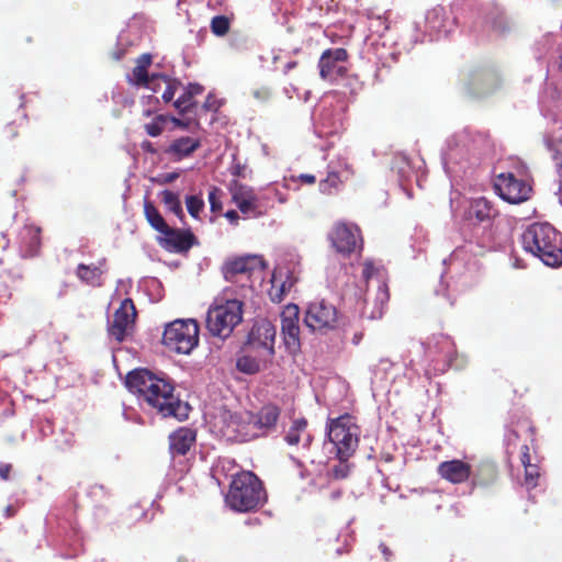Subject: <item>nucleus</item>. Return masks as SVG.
<instances>
[{
  "mask_svg": "<svg viewBox=\"0 0 562 562\" xmlns=\"http://www.w3.org/2000/svg\"><path fill=\"white\" fill-rule=\"evenodd\" d=\"M522 248L548 267L562 263V249L555 229L549 224L535 223L521 235Z\"/></svg>",
  "mask_w": 562,
  "mask_h": 562,
  "instance_id": "f257e3e1",
  "label": "nucleus"
},
{
  "mask_svg": "<svg viewBox=\"0 0 562 562\" xmlns=\"http://www.w3.org/2000/svg\"><path fill=\"white\" fill-rule=\"evenodd\" d=\"M263 499L260 481L251 472L236 474L225 497L226 505L236 512L255 509Z\"/></svg>",
  "mask_w": 562,
  "mask_h": 562,
  "instance_id": "f03ea898",
  "label": "nucleus"
},
{
  "mask_svg": "<svg viewBox=\"0 0 562 562\" xmlns=\"http://www.w3.org/2000/svg\"><path fill=\"white\" fill-rule=\"evenodd\" d=\"M243 319V303L237 299L215 303L207 311L206 328L212 336L227 338Z\"/></svg>",
  "mask_w": 562,
  "mask_h": 562,
  "instance_id": "7ed1b4c3",
  "label": "nucleus"
},
{
  "mask_svg": "<svg viewBox=\"0 0 562 562\" xmlns=\"http://www.w3.org/2000/svg\"><path fill=\"white\" fill-rule=\"evenodd\" d=\"M162 344L170 351L189 355L199 344V325L193 319L169 323L162 334Z\"/></svg>",
  "mask_w": 562,
  "mask_h": 562,
  "instance_id": "20e7f679",
  "label": "nucleus"
},
{
  "mask_svg": "<svg viewBox=\"0 0 562 562\" xmlns=\"http://www.w3.org/2000/svg\"><path fill=\"white\" fill-rule=\"evenodd\" d=\"M159 391L149 390L145 402L164 417H173L177 420L187 419L190 406L175 395L173 387L168 382L159 378Z\"/></svg>",
  "mask_w": 562,
  "mask_h": 562,
  "instance_id": "39448f33",
  "label": "nucleus"
},
{
  "mask_svg": "<svg viewBox=\"0 0 562 562\" xmlns=\"http://www.w3.org/2000/svg\"><path fill=\"white\" fill-rule=\"evenodd\" d=\"M327 435L340 459L348 458L358 445L356 426L347 417L331 420Z\"/></svg>",
  "mask_w": 562,
  "mask_h": 562,
  "instance_id": "423d86ee",
  "label": "nucleus"
},
{
  "mask_svg": "<svg viewBox=\"0 0 562 562\" xmlns=\"http://www.w3.org/2000/svg\"><path fill=\"white\" fill-rule=\"evenodd\" d=\"M304 323L312 331L324 333L331 330L338 323L337 310L325 300L313 301L305 312Z\"/></svg>",
  "mask_w": 562,
  "mask_h": 562,
  "instance_id": "0eeeda50",
  "label": "nucleus"
},
{
  "mask_svg": "<svg viewBox=\"0 0 562 562\" xmlns=\"http://www.w3.org/2000/svg\"><path fill=\"white\" fill-rule=\"evenodd\" d=\"M276 328L268 321L256 323L247 336L245 344L249 351H257L272 359L274 355Z\"/></svg>",
  "mask_w": 562,
  "mask_h": 562,
  "instance_id": "6e6552de",
  "label": "nucleus"
},
{
  "mask_svg": "<svg viewBox=\"0 0 562 562\" xmlns=\"http://www.w3.org/2000/svg\"><path fill=\"white\" fill-rule=\"evenodd\" d=\"M327 238L335 251L341 255H350L361 246L357 227L340 222L331 227Z\"/></svg>",
  "mask_w": 562,
  "mask_h": 562,
  "instance_id": "1a4fd4ad",
  "label": "nucleus"
},
{
  "mask_svg": "<svg viewBox=\"0 0 562 562\" xmlns=\"http://www.w3.org/2000/svg\"><path fill=\"white\" fill-rule=\"evenodd\" d=\"M495 191L503 201L519 204L528 199L531 188L512 173H501L495 182Z\"/></svg>",
  "mask_w": 562,
  "mask_h": 562,
  "instance_id": "9d476101",
  "label": "nucleus"
},
{
  "mask_svg": "<svg viewBox=\"0 0 562 562\" xmlns=\"http://www.w3.org/2000/svg\"><path fill=\"white\" fill-rule=\"evenodd\" d=\"M299 306L288 304L281 313V334L285 348L291 353H296L301 348Z\"/></svg>",
  "mask_w": 562,
  "mask_h": 562,
  "instance_id": "9b49d317",
  "label": "nucleus"
},
{
  "mask_svg": "<svg viewBox=\"0 0 562 562\" xmlns=\"http://www.w3.org/2000/svg\"><path fill=\"white\" fill-rule=\"evenodd\" d=\"M249 414L250 413L238 415L236 413L223 412L220 419L223 423L224 435L228 438L239 440H246L257 436L258 434L252 427Z\"/></svg>",
  "mask_w": 562,
  "mask_h": 562,
  "instance_id": "f8f14e48",
  "label": "nucleus"
},
{
  "mask_svg": "<svg viewBox=\"0 0 562 562\" xmlns=\"http://www.w3.org/2000/svg\"><path fill=\"white\" fill-rule=\"evenodd\" d=\"M135 316L136 312L132 300L125 299L114 312L113 322L108 329L109 334L117 341H122L132 330Z\"/></svg>",
  "mask_w": 562,
  "mask_h": 562,
  "instance_id": "ddd939ff",
  "label": "nucleus"
},
{
  "mask_svg": "<svg viewBox=\"0 0 562 562\" xmlns=\"http://www.w3.org/2000/svg\"><path fill=\"white\" fill-rule=\"evenodd\" d=\"M159 378L145 369L133 370L125 378V386L128 392L143 401H145L149 390L156 389L159 391Z\"/></svg>",
  "mask_w": 562,
  "mask_h": 562,
  "instance_id": "4468645a",
  "label": "nucleus"
},
{
  "mask_svg": "<svg viewBox=\"0 0 562 562\" xmlns=\"http://www.w3.org/2000/svg\"><path fill=\"white\" fill-rule=\"evenodd\" d=\"M160 245L168 251H188L194 244V235L190 231H172L169 227L159 237Z\"/></svg>",
  "mask_w": 562,
  "mask_h": 562,
  "instance_id": "2eb2a0df",
  "label": "nucleus"
},
{
  "mask_svg": "<svg viewBox=\"0 0 562 562\" xmlns=\"http://www.w3.org/2000/svg\"><path fill=\"white\" fill-rule=\"evenodd\" d=\"M280 411L273 404L263 405L257 413H250L255 431L265 432L273 428L279 419Z\"/></svg>",
  "mask_w": 562,
  "mask_h": 562,
  "instance_id": "dca6fc26",
  "label": "nucleus"
},
{
  "mask_svg": "<svg viewBox=\"0 0 562 562\" xmlns=\"http://www.w3.org/2000/svg\"><path fill=\"white\" fill-rule=\"evenodd\" d=\"M270 358L263 357V355L257 351H249L246 347L241 355L236 360V368L238 371L245 374H255L268 362Z\"/></svg>",
  "mask_w": 562,
  "mask_h": 562,
  "instance_id": "f3484780",
  "label": "nucleus"
},
{
  "mask_svg": "<svg viewBox=\"0 0 562 562\" xmlns=\"http://www.w3.org/2000/svg\"><path fill=\"white\" fill-rule=\"evenodd\" d=\"M440 475L453 484H459L469 479L470 468L460 460L442 462L439 465Z\"/></svg>",
  "mask_w": 562,
  "mask_h": 562,
  "instance_id": "a211bd4d",
  "label": "nucleus"
},
{
  "mask_svg": "<svg viewBox=\"0 0 562 562\" xmlns=\"http://www.w3.org/2000/svg\"><path fill=\"white\" fill-rule=\"evenodd\" d=\"M195 435L188 428H180L169 436V449L172 454H184L192 446Z\"/></svg>",
  "mask_w": 562,
  "mask_h": 562,
  "instance_id": "6ab92c4d",
  "label": "nucleus"
},
{
  "mask_svg": "<svg viewBox=\"0 0 562 562\" xmlns=\"http://www.w3.org/2000/svg\"><path fill=\"white\" fill-rule=\"evenodd\" d=\"M292 285L293 281L286 271L274 270L271 277V288L269 290L271 300L280 302Z\"/></svg>",
  "mask_w": 562,
  "mask_h": 562,
  "instance_id": "aec40b11",
  "label": "nucleus"
},
{
  "mask_svg": "<svg viewBox=\"0 0 562 562\" xmlns=\"http://www.w3.org/2000/svg\"><path fill=\"white\" fill-rule=\"evenodd\" d=\"M229 191L232 193V200L236 206L243 212L247 213L254 205V196L251 189L247 186L233 181Z\"/></svg>",
  "mask_w": 562,
  "mask_h": 562,
  "instance_id": "412c9836",
  "label": "nucleus"
},
{
  "mask_svg": "<svg viewBox=\"0 0 562 562\" xmlns=\"http://www.w3.org/2000/svg\"><path fill=\"white\" fill-rule=\"evenodd\" d=\"M200 146V140L192 137H181L176 139L167 149L176 160H180L183 157L189 156Z\"/></svg>",
  "mask_w": 562,
  "mask_h": 562,
  "instance_id": "4be33fe9",
  "label": "nucleus"
},
{
  "mask_svg": "<svg viewBox=\"0 0 562 562\" xmlns=\"http://www.w3.org/2000/svg\"><path fill=\"white\" fill-rule=\"evenodd\" d=\"M261 263V258L258 256H245L228 261L226 269L231 273H245L256 269Z\"/></svg>",
  "mask_w": 562,
  "mask_h": 562,
  "instance_id": "5701e85b",
  "label": "nucleus"
},
{
  "mask_svg": "<svg viewBox=\"0 0 562 562\" xmlns=\"http://www.w3.org/2000/svg\"><path fill=\"white\" fill-rule=\"evenodd\" d=\"M151 63L150 54H143L136 60V66L133 69V77L128 81L133 85L148 86L147 68Z\"/></svg>",
  "mask_w": 562,
  "mask_h": 562,
  "instance_id": "b1692460",
  "label": "nucleus"
},
{
  "mask_svg": "<svg viewBox=\"0 0 562 562\" xmlns=\"http://www.w3.org/2000/svg\"><path fill=\"white\" fill-rule=\"evenodd\" d=\"M347 58V52L344 48L335 50H325L321 57V76L326 78L331 71L330 61H342Z\"/></svg>",
  "mask_w": 562,
  "mask_h": 562,
  "instance_id": "393cba45",
  "label": "nucleus"
},
{
  "mask_svg": "<svg viewBox=\"0 0 562 562\" xmlns=\"http://www.w3.org/2000/svg\"><path fill=\"white\" fill-rule=\"evenodd\" d=\"M144 215L148 224L160 234L168 227L157 209L147 199H144Z\"/></svg>",
  "mask_w": 562,
  "mask_h": 562,
  "instance_id": "a878e982",
  "label": "nucleus"
},
{
  "mask_svg": "<svg viewBox=\"0 0 562 562\" xmlns=\"http://www.w3.org/2000/svg\"><path fill=\"white\" fill-rule=\"evenodd\" d=\"M161 196H162V202H164L165 206L169 211H171L178 215H182L181 202L177 194H175L173 192H171L169 190H164L161 192Z\"/></svg>",
  "mask_w": 562,
  "mask_h": 562,
  "instance_id": "bb28decb",
  "label": "nucleus"
},
{
  "mask_svg": "<svg viewBox=\"0 0 562 562\" xmlns=\"http://www.w3.org/2000/svg\"><path fill=\"white\" fill-rule=\"evenodd\" d=\"M305 428L306 422L304 419L295 420L286 435L288 445H297L301 438V434L305 430Z\"/></svg>",
  "mask_w": 562,
  "mask_h": 562,
  "instance_id": "cd10ccee",
  "label": "nucleus"
},
{
  "mask_svg": "<svg viewBox=\"0 0 562 562\" xmlns=\"http://www.w3.org/2000/svg\"><path fill=\"white\" fill-rule=\"evenodd\" d=\"M186 206L189 214L196 220L199 218V213L204 206V202L194 195H189L186 198Z\"/></svg>",
  "mask_w": 562,
  "mask_h": 562,
  "instance_id": "c85d7f7f",
  "label": "nucleus"
},
{
  "mask_svg": "<svg viewBox=\"0 0 562 562\" xmlns=\"http://www.w3.org/2000/svg\"><path fill=\"white\" fill-rule=\"evenodd\" d=\"M211 27L214 34L224 35L228 31L229 23L225 16H215L212 20Z\"/></svg>",
  "mask_w": 562,
  "mask_h": 562,
  "instance_id": "c756f323",
  "label": "nucleus"
},
{
  "mask_svg": "<svg viewBox=\"0 0 562 562\" xmlns=\"http://www.w3.org/2000/svg\"><path fill=\"white\" fill-rule=\"evenodd\" d=\"M165 121V117L161 115L155 117L154 121L145 125L146 133L151 137L158 136L161 133V126Z\"/></svg>",
  "mask_w": 562,
  "mask_h": 562,
  "instance_id": "7c9ffc66",
  "label": "nucleus"
},
{
  "mask_svg": "<svg viewBox=\"0 0 562 562\" xmlns=\"http://www.w3.org/2000/svg\"><path fill=\"white\" fill-rule=\"evenodd\" d=\"M551 157L554 161L555 166L561 169L562 168V138L553 142L550 145Z\"/></svg>",
  "mask_w": 562,
  "mask_h": 562,
  "instance_id": "2f4dec72",
  "label": "nucleus"
},
{
  "mask_svg": "<svg viewBox=\"0 0 562 562\" xmlns=\"http://www.w3.org/2000/svg\"><path fill=\"white\" fill-rule=\"evenodd\" d=\"M192 99L190 94L183 93L173 103L175 108L180 112H186L192 106Z\"/></svg>",
  "mask_w": 562,
  "mask_h": 562,
  "instance_id": "473e14b6",
  "label": "nucleus"
},
{
  "mask_svg": "<svg viewBox=\"0 0 562 562\" xmlns=\"http://www.w3.org/2000/svg\"><path fill=\"white\" fill-rule=\"evenodd\" d=\"M538 476L539 473L536 465L525 468V480L529 487H533L536 485Z\"/></svg>",
  "mask_w": 562,
  "mask_h": 562,
  "instance_id": "72a5a7b5",
  "label": "nucleus"
},
{
  "mask_svg": "<svg viewBox=\"0 0 562 562\" xmlns=\"http://www.w3.org/2000/svg\"><path fill=\"white\" fill-rule=\"evenodd\" d=\"M209 203H210V209L211 211H217L221 209V202L217 200L216 198V189L214 188L212 191H210L209 193Z\"/></svg>",
  "mask_w": 562,
  "mask_h": 562,
  "instance_id": "f704fd0d",
  "label": "nucleus"
},
{
  "mask_svg": "<svg viewBox=\"0 0 562 562\" xmlns=\"http://www.w3.org/2000/svg\"><path fill=\"white\" fill-rule=\"evenodd\" d=\"M175 95V89L168 85L165 89V91L161 94V98L165 102H170L173 99Z\"/></svg>",
  "mask_w": 562,
  "mask_h": 562,
  "instance_id": "c9c22d12",
  "label": "nucleus"
},
{
  "mask_svg": "<svg viewBox=\"0 0 562 562\" xmlns=\"http://www.w3.org/2000/svg\"><path fill=\"white\" fill-rule=\"evenodd\" d=\"M521 462L524 464V468H527V467H530L532 465L530 463V457H529V453H528V448L525 447V451L522 452V456H521Z\"/></svg>",
  "mask_w": 562,
  "mask_h": 562,
  "instance_id": "e433bc0d",
  "label": "nucleus"
},
{
  "mask_svg": "<svg viewBox=\"0 0 562 562\" xmlns=\"http://www.w3.org/2000/svg\"><path fill=\"white\" fill-rule=\"evenodd\" d=\"M224 216L232 223H236L238 220V214L235 211H227Z\"/></svg>",
  "mask_w": 562,
  "mask_h": 562,
  "instance_id": "4c0bfd02",
  "label": "nucleus"
},
{
  "mask_svg": "<svg viewBox=\"0 0 562 562\" xmlns=\"http://www.w3.org/2000/svg\"><path fill=\"white\" fill-rule=\"evenodd\" d=\"M366 278H370L374 273V267L371 262H367L363 271Z\"/></svg>",
  "mask_w": 562,
  "mask_h": 562,
  "instance_id": "58836bf2",
  "label": "nucleus"
},
{
  "mask_svg": "<svg viewBox=\"0 0 562 562\" xmlns=\"http://www.w3.org/2000/svg\"><path fill=\"white\" fill-rule=\"evenodd\" d=\"M300 179H302L304 182L310 183V184L315 182V177L313 175H308V173L301 175Z\"/></svg>",
  "mask_w": 562,
  "mask_h": 562,
  "instance_id": "ea45409f",
  "label": "nucleus"
},
{
  "mask_svg": "<svg viewBox=\"0 0 562 562\" xmlns=\"http://www.w3.org/2000/svg\"><path fill=\"white\" fill-rule=\"evenodd\" d=\"M178 177V173L177 172H170V173H167L164 176V179H162V182L167 183V182H171L173 181L176 178Z\"/></svg>",
  "mask_w": 562,
  "mask_h": 562,
  "instance_id": "a19ab883",
  "label": "nucleus"
},
{
  "mask_svg": "<svg viewBox=\"0 0 562 562\" xmlns=\"http://www.w3.org/2000/svg\"><path fill=\"white\" fill-rule=\"evenodd\" d=\"M201 90L200 86L199 85H190L189 86V91L186 92L187 94H190L192 97L193 93H199Z\"/></svg>",
  "mask_w": 562,
  "mask_h": 562,
  "instance_id": "79ce46f5",
  "label": "nucleus"
},
{
  "mask_svg": "<svg viewBox=\"0 0 562 562\" xmlns=\"http://www.w3.org/2000/svg\"><path fill=\"white\" fill-rule=\"evenodd\" d=\"M487 212H485V210H480L477 213H476V217L480 222L484 221L486 217H487Z\"/></svg>",
  "mask_w": 562,
  "mask_h": 562,
  "instance_id": "37998d69",
  "label": "nucleus"
},
{
  "mask_svg": "<svg viewBox=\"0 0 562 562\" xmlns=\"http://www.w3.org/2000/svg\"><path fill=\"white\" fill-rule=\"evenodd\" d=\"M9 469L7 467L0 469V476L7 479Z\"/></svg>",
  "mask_w": 562,
  "mask_h": 562,
  "instance_id": "c03bdc74",
  "label": "nucleus"
},
{
  "mask_svg": "<svg viewBox=\"0 0 562 562\" xmlns=\"http://www.w3.org/2000/svg\"><path fill=\"white\" fill-rule=\"evenodd\" d=\"M170 120L175 125L186 127V124H183L180 120L175 117H171Z\"/></svg>",
  "mask_w": 562,
  "mask_h": 562,
  "instance_id": "a18cd8bd",
  "label": "nucleus"
}]
</instances>
